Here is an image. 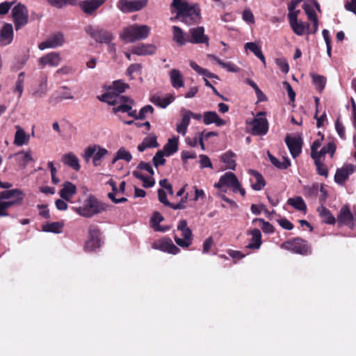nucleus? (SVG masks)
<instances>
[{
  "label": "nucleus",
  "instance_id": "f257e3e1",
  "mask_svg": "<svg viewBox=\"0 0 356 356\" xmlns=\"http://www.w3.org/2000/svg\"><path fill=\"white\" fill-rule=\"evenodd\" d=\"M172 12L176 15L171 20L178 19L188 26L198 24L200 22V9L195 4L186 0H172Z\"/></svg>",
  "mask_w": 356,
  "mask_h": 356
},
{
  "label": "nucleus",
  "instance_id": "f03ea898",
  "mask_svg": "<svg viewBox=\"0 0 356 356\" xmlns=\"http://www.w3.org/2000/svg\"><path fill=\"white\" fill-rule=\"evenodd\" d=\"M98 98L100 101L113 106V112L114 113H127L130 117L136 116V110L133 109L135 102L126 95H121L115 94L113 92L107 91Z\"/></svg>",
  "mask_w": 356,
  "mask_h": 356
},
{
  "label": "nucleus",
  "instance_id": "7ed1b4c3",
  "mask_svg": "<svg viewBox=\"0 0 356 356\" xmlns=\"http://www.w3.org/2000/svg\"><path fill=\"white\" fill-rule=\"evenodd\" d=\"M150 27L145 24H134L123 29L120 33V38L126 43H134L145 40L150 33Z\"/></svg>",
  "mask_w": 356,
  "mask_h": 356
},
{
  "label": "nucleus",
  "instance_id": "20e7f679",
  "mask_svg": "<svg viewBox=\"0 0 356 356\" xmlns=\"http://www.w3.org/2000/svg\"><path fill=\"white\" fill-rule=\"evenodd\" d=\"M72 209L83 217L91 218L96 214L106 211L107 205L99 201L95 196L89 195L84 200L82 206L72 207Z\"/></svg>",
  "mask_w": 356,
  "mask_h": 356
},
{
  "label": "nucleus",
  "instance_id": "39448f33",
  "mask_svg": "<svg viewBox=\"0 0 356 356\" xmlns=\"http://www.w3.org/2000/svg\"><path fill=\"white\" fill-rule=\"evenodd\" d=\"M214 187L225 193L227 192V190L223 188L228 187L235 193H239L243 197L245 195V189L241 186L235 174L232 172H225L222 175L218 181L214 184Z\"/></svg>",
  "mask_w": 356,
  "mask_h": 356
},
{
  "label": "nucleus",
  "instance_id": "423d86ee",
  "mask_svg": "<svg viewBox=\"0 0 356 356\" xmlns=\"http://www.w3.org/2000/svg\"><path fill=\"white\" fill-rule=\"evenodd\" d=\"M24 194L20 189H11L0 192V209L2 211L16 204H21L23 202Z\"/></svg>",
  "mask_w": 356,
  "mask_h": 356
},
{
  "label": "nucleus",
  "instance_id": "0eeeda50",
  "mask_svg": "<svg viewBox=\"0 0 356 356\" xmlns=\"http://www.w3.org/2000/svg\"><path fill=\"white\" fill-rule=\"evenodd\" d=\"M108 154V150L98 145H92L87 147L83 153V157L88 163L92 159V164L94 166H99L104 156Z\"/></svg>",
  "mask_w": 356,
  "mask_h": 356
},
{
  "label": "nucleus",
  "instance_id": "6e6552de",
  "mask_svg": "<svg viewBox=\"0 0 356 356\" xmlns=\"http://www.w3.org/2000/svg\"><path fill=\"white\" fill-rule=\"evenodd\" d=\"M280 247L282 249L299 254L308 255L312 254V249L307 241L301 238L287 241L282 243Z\"/></svg>",
  "mask_w": 356,
  "mask_h": 356
},
{
  "label": "nucleus",
  "instance_id": "1a4fd4ad",
  "mask_svg": "<svg viewBox=\"0 0 356 356\" xmlns=\"http://www.w3.org/2000/svg\"><path fill=\"white\" fill-rule=\"evenodd\" d=\"M149 0H118L116 6L124 13H134L146 7Z\"/></svg>",
  "mask_w": 356,
  "mask_h": 356
},
{
  "label": "nucleus",
  "instance_id": "9d476101",
  "mask_svg": "<svg viewBox=\"0 0 356 356\" xmlns=\"http://www.w3.org/2000/svg\"><path fill=\"white\" fill-rule=\"evenodd\" d=\"M85 30L91 38L99 43L109 44L114 38L111 33L98 26L88 25L85 28Z\"/></svg>",
  "mask_w": 356,
  "mask_h": 356
},
{
  "label": "nucleus",
  "instance_id": "9b49d317",
  "mask_svg": "<svg viewBox=\"0 0 356 356\" xmlns=\"http://www.w3.org/2000/svg\"><path fill=\"white\" fill-rule=\"evenodd\" d=\"M250 124L251 133L254 136H264L268 131V123L263 112L258 113Z\"/></svg>",
  "mask_w": 356,
  "mask_h": 356
},
{
  "label": "nucleus",
  "instance_id": "f8f14e48",
  "mask_svg": "<svg viewBox=\"0 0 356 356\" xmlns=\"http://www.w3.org/2000/svg\"><path fill=\"white\" fill-rule=\"evenodd\" d=\"M12 16L16 31L19 30L28 23V10L26 6L21 3H18L13 8Z\"/></svg>",
  "mask_w": 356,
  "mask_h": 356
},
{
  "label": "nucleus",
  "instance_id": "ddd939ff",
  "mask_svg": "<svg viewBox=\"0 0 356 356\" xmlns=\"http://www.w3.org/2000/svg\"><path fill=\"white\" fill-rule=\"evenodd\" d=\"M65 42L64 34L61 32L51 33L49 37L38 44L40 50L56 49L62 47Z\"/></svg>",
  "mask_w": 356,
  "mask_h": 356
},
{
  "label": "nucleus",
  "instance_id": "4468645a",
  "mask_svg": "<svg viewBox=\"0 0 356 356\" xmlns=\"http://www.w3.org/2000/svg\"><path fill=\"white\" fill-rule=\"evenodd\" d=\"M101 233L95 226H90L89 228V237L85 245V250L91 252L101 246Z\"/></svg>",
  "mask_w": 356,
  "mask_h": 356
},
{
  "label": "nucleus",
  "instance_id": "2eb2a0df",
  "mask_svg": "<svg viewBox=\"0 0 356 356\" xmlns=\"http://www.w3.org/2000/svg\"><path fill=\"white\" fill-rule=\"evenodd\" d=\"M189 43L192 44H205L209 46V38L204 34V28L203 26H197L191 28L188 31Z\"/></svg>",
  "mask_w": 356,
  "mask_h": 356
},
{
  "label": "nucleus",
  "instance_id": "dca6fc26",
  "mask_svg": "<svg viewBox=\"0 0 356 356\" xmlns=\"http://www.w3.org/2000/svg\"><path fill=\"white\" fill-rule=\"evenodd\" d=\"M153 248L172 254H177L179 252V249L169 238H163L156 241L153 244Z\"/></svg>",
  "mask_w": 356,
  "mask_h": 356
},
{
  "label": "nucleus",
  "instance_id": "f3484780",
  "mask_svg": "<svg viewBox=\"0 0 356 356\" xmlns=\"http://www.w3.org/2000/svg\"><path fill=\"white\" fill-rule=\"evenodd\" d=\"M355 170V166L353 164L344 165L337 170L334 175V181L339 185H343L348 177Z\"/></svg>",
  "mask_w": 356,
  "mask_h": 356
},
{
  "label": "nucleus",
  "instance_id": "a211bd4d",
  "mask_svg": "<svg viewBox=\"0 0 356 356\" xmlns=\"http://www.w3.org/2000/svg\"><path fill=\"white\" fill-rule=\"evenodd\" d=\"M285 143L293 158L297 157L302 152V140L298 137L287 136Z\"/></svg>",
  "mask_w": 356,
  "mask_h": 356
},
{
  "label": "nucleus",
  "instance_id": "6ab92c4d",
  "mask_svg": "<svg viewBox=\"0 0 356 356\" xmlns=\"http://www.w3.org/2000/svg\"><path fill=\"white\" fill-rule=\"evenodd\" d=\"M106 0H84L79 3L81 9L87 15H92Z\"/></svg>",
  "mask_w": 356,
  "mask_h": 356
},
{
  "label": "nucleus",
  "instance_id": "aec40b11",
  "mask_svg": "<svg viewBox=\"0 0 356 356\" xmlns=\"http://www.w3.org/2000/svg\"><path fill=\"white\" fill-rule=\"evenodd\" d=\"M61 60L60 54L53 51L41 57L39 59V63L43 66L56 67L60 63Z\"/></svg>",
  "mask_w": 356,
  "mask_h": 356
},
{
  "label": "nucleus",
  "instance_id": "412c9836",
  "mask_svg": "<svg viewBox=\"0 0 356 356\" xmlns=\"http://www.w3.org/2000/svg\"><path fill=\"white\" fill-rule=\"evenodd\" d=\"M156 46L152 44H139L131 49L132 54L137 56L152 55L156 51Z\"/></svg>",
  "mask_w": 356,
  "mask_h": 356
},
{
  "label": "nucleus",
  "instance_id": "4be33fe9",
  "mask_svg": "<svg viewBox=\"0 0 356 356\" xmlns=\"http://www.w3.org/2000/svg\"><path fill=\"white\" fill-rule=\"evenodd\" d=\"M172 40L179 46H184L189 42L188 33H185L180 27L173 26L172 28Z\"/></svg>",
  "mask_w": 356,
  "mask_h": 356
},
{
  "label": "nucleus",
  "instance_id": "5701e85b",
  "mask_svg": "<svg viewBox=\"0 0 356 356\" xmlns=\"http://www.w3.org/2000/svg\"><path fill=\"white\" fill-rule=\"evenodd\" d=\"M13 39V27L11 24H6L1 29L0 44L8 45Z\"/></svg>",
  "mask_w": 356,
  "mask_h": 356
},
{
  "label": "nucleus",
  "instance_id": "b1692460",
  "mask_svg": "<svg viewBox=\"0 0 356 356\" xmlns=\"http://www.w3.org/2000/svg\"><path fill=\"white\" fill-rule=\"evenodd\" d=\"M203 122L207 124L214 123L218 127H221L225 124V120L220 118L215 111H207L203 115Z\"/></svg>",
  "mask_w": 356,
  "mask_h": 356
},
{
  "label": "nucleus",
  "instance_id": "393cba45",
  "mask_svg": "<svg viewBox=\"0 0 356 356\" xmlns=\"http://www.w3.org/2000/svg\"><path fill=\"white\" fill-rule=\"evenodd\" d=\"M169 76L172 86L178 89L184 86V76L177 69H172L169 72Z\"/></svg>",
  "mask_w": 356,
  "mask_h": 356
},
{
  "label": "nucleus",
  "instance_id": "a878e982",
  "mask_svg": "<svg viewBox=\"0 0 356 356\" xmlns=\"http://www.w3.org/2000/svg\"><path fill=\"white\" fill-rule=\"evenodd\" d=\"M181 120L177 124L176 131L179 134L185 136L187 133L188 127L191 122L188 117L190 113H188L186 109L181 108Z\"/></svg>",
  "mask_w": 356,
  "mask_h": 356
},
{
  "label": "nucleus",
  "instance_id": "bb28decb",
  "mask_svg": "<svg viewBox=\"0 0 356 356\" xmlns=\"http://www.w3.org/2000/svg\"><path fill=\"white\" fill-rule=\"evenodd\" d=\"M76 193V186L70 181H66L63 184V188L60 191L59 194L62 199L66 201H70L71 198Z\"/></svg>",
  "mask_w": 356,
  "mask_h": 356
},
{
  "label": "nucleus",
  "instance_id": "cd10ccee",
  "mask_svg": "<svg viewBox=\"0 0 356 356\" xmlns=\"http://www.w3.org/2000/svg\"><path fill=\"white\" fill-rule=\"evenodd\" d=\"M289 24L293 33L297 35L301 36L305 34H309L310 26L308 23L303 22L301 20H297L289 22Z\"/></svg>",
  "mask_w": 356,
  "mask_h": 356
},
{
  "label": "nucleus",
  "instance_id": "c85d7f7f",
  "mask_svg": "<svg viewBox=\"0 0 356 356\" xmlns=\"http://www.w3.org/2000/svg\"><path fill=\"white\" fill-rule=\"evenodd\" d=\"M48 91L47 76L44 75L41 76L40 83L34 88L32 96L35 98H42L46 95Z\"/></svg>",
  "mask_w": 356,
  "mask_h": 356
},
{
  "label": "nucleus",
  "instance_id": "c756f323",
  "mask_svg": "<svg viewBox=\"0 0 356 356\" xmlns=\"http://www.w3.org/2000/svg\"><path fill=\"white\" fill-rule=\"evenodd\" d=\"M180 232L182 238L175 236V241L179 246L181 248H188L192 243V232L190 229L181 230Z\"/></svg>",
  "mask_w": 356,
  "mask_h": 356
},
{
  "label": "nucleus",
  "instance_id": "7c9ffc66",
  "mask_svg": "<svg viewBox=\"0 0 356 356\" xmlns=\"http://www.w3.org/2000/svg\"><path fill=\"white\" fill-rule=\"evenodd\" d=\"M175 100V97L172 94H168L165 97H161L158 95H154L151 97L150 101L157 106L165 108Z\"/></svg>",
  "mask_w": 356,
  "mask_h": 356
},
{
  "label": "nucleus",
  "instance_id": "2f4dec72",
  "mask_svg": "<svg viewBox=\"0 0 356 356\" xmlns=\"http://www.w3.org/2000/svg\"><path fill=\"white\" fill-rule=\"evenodd\" d=\"M179 138L172 136L168 140L167 143L163 148V152L165 156H170L176 153L178 150Z\"/></svg>",
  "mask_w": 356,
  "mask_h": 356
},
{
  "label": "nucleus",
  "instance_id": "473e14b6",
  "mask_svg": "<svg viewBox=\"0 0 356 356\" xmlns=\"http://www.w3.org/2000/svg\"><path fill=\"white\" fill-rule=\"evenodd\" d=\"M157 147H159V143L156 136L154 134H150L145 137L143 142L138 145V150L143 152L147 148H154Z\"/></svg>",
  "mask_w": 356,
  "mask_h": 356
},
{
  "label": "nucleus",
  "instance_id": "72a5a7b5",
  "mask_svg": "<svg viewBox=\"0 0 356 356\" xmlns=\"http://www.w3.org/2000/svg\"><path fill=\"white\" fill-rule=\"evenodd\" d=\"M62 162L76 171H79L81 168L79 159L72 152L64 154L62 156Z\"/></svg>",
  "mask_w": 356,
  "mask_h": 356
},
{
  "label": "nucleus",
  "instance_id": "f704fd0d",
  "mask_svg": "<svg viewBox=\"0 0 356 356\" xmlns=\"http://www.w3.org/2000/svg\"><path fill=\"white\" fill-rule=\"evenodd\" d=\"M302 8L309 19L316 16L315 8L320 10V6L314 0H304Z\"/></svg>",
  "mask_w": 356,
  "mask_h": 356
},
{
  "label": "nucleus",
  "instance_id": "c9c22d12",
  "mask_svg": "<svg viewBox=\"0 0 356 356\" xmlns=\"http://www.w3.org/2000/svg\"><path fill=\"white\" fill-rule=\"evenodd\" d=\"M249 234L251 235L252 238L246 248L256 250L259 249L261 245V232L258 229H254L251 230Z\"/></svg>",
  "mask_w": 356,
  "mask_h": 356
},
{
  "label": "nucleus",
  "instance_id": "e433bc0d",
  "mask_svg": "<svg viewBox=\"0 0 356 356\" xmlns=\"http://www.w3.org/2000/svg\"><path fill=\"white\" fill-rule=\"evenodd\" d=\"M14 156L16 157V161L22 168H25L29 162L33 161L31 151H22L16 153Z\"/></svg>",
  "mask_w": 356,
  "mask_h": 356
},
{
  "label": "nucleus",
  "instance_id": "4c0bfd02",
  "mask_svg": "<svg viewBox=\"0 0 356 356\" xmlns=\"http://www.w3.org/2000/svg\"><path fill=\"white\" fill-rule=\"evenodd\" d=\"M221 161L225 164V168L234 170L236 166V154L228 151L221 155Z\"/></svg>",
  "mask_w": 356,
  "mask_h": 356
},
{
  "label": "nucleus",
  "instance_id": "58836bf2",
  "mask_svg": "<svg viewBox=\"0 0 356 356\" xmlns=\"http://www.w3.org/2000/svg\"><path fill=\"white\" fill-rule=\"evenodd\" d=\"M353 219V214L348 206L343 207L338 216L337 220L339 223L341 224H349Z\"/></svg>",
  "mask_w": 356,
  "mask_h": 356
},
{
  "label": "nucleus",
  "instance_id": "ea45409f",
  "mask_svg": "<svg viewBox=\"0 0 356 356\" xmlns=\"http://www.w3.org/2000/svg\"><path fill=\"white\" fill-rule=\"evenodd\" d=\"M29 139L30 136L27 135L24 129L17 126L15 135L14 144L17 146H22L28 143Z\"/></svg>",
  "mask_w": 356,
  "mask_h": 356
},
{
  "label": "nucleus",
  "instance_id": "a19ab883",
  "mask_svg": "<svg viewBox=\"0 0 356 356\" xmlns=\"http://www.w3.org/2000/svg\"><path fill=\"white\" fill-rule=\"evenodd\" d=\"M163 220V217L159 212L154 213L151 218L152 227L156 232H165L169 229L168 227H162L159 225Z\"/></svg>",
  "mask_w": 356,
  "mask_h": 356
},
{
  "label": "nucleus",
  "instance_id": "79ce46f5",
  "mask_svg": "<svg viewBox=\"0 0 356 356\" xmlns=\"http://www.w3.org/2000/svg\"><path fill=\"white\" fill-rule=\"evenodd\" d=\"M107 184H108L112 188V192L109 193L108 196L112 200L113 202L115 204L122 203L127 201L126 197L116 198L115 196L119 194V191L117 187L115 182L113 179H110L107 181Z\"/></svg>",
  "mask_w": 356,
  "mask_h": 356
},
{
  "label": "nucleus",
  "instance_id": "37998d69",
  "mask_svg": "<svg viewBox=\"0 0 356 356\" xmlns=\"http://www.w3.org/2000/svg\"><path fill=\"white\" fill-rule=\"evenodd\" d=\"M317 211L318 212L320 217L321 218L322 220L324 222L330 225H332L335 222V218L332 215L330 211L324 206L321 205L318 207L317 209Z\"/></svg>",
  "mask_w": 356,
  "mask_h": 356
},
{
  "label": "nucleus",
  "instance_id": "c03bdc74",
  "mask_svg": "<svg viewBox=\"0 0 356 356\" xmlns=\"http://www.w3.org/2000/svg\"><path fill=\"white\" fill-rule=\"evenodd\" d=\"M287 202L296 210L306 212L307 205L302 197L297 196L295 197L289 198Z\"/></svg>",
  "mask_w": 356,
  "mask_h": 356
},
{
  "label": "nucleus",
  "instance_id": "a18cd8bd",
  "mask_svg": "<svg viewBox=\"0 0 356 356\" xmlns=\"http://www.w3.org/2000/svg\"><path fill=\"white\" fill-rule=\"evenodd\" d=\"M268 156L271 163L279 169H286L291 165L290 160L286 157H283V161H280L277 158L268 152Z\"/></svg>",
  "mask_w": 356,
  "mask_h": 356
},
{
  "label": "nucleus",
  "instance_id": "49530a36",
  "mask_svg": "<svg viewBox=\"0 0 356 356\" xmlns=\"http://www.w3.org/2000/svg\"><path fill=\"white\" fill-rule=\"evenodd\" d=\"M209 57L216 61L218 65H220L222 68L226 69L228 72H237L239 70V68L232 62H223L214 55H209Z\"/></svg>",
  "mask_w": 356,
  "mask_h": 356
},
{
  "label": "nucleus",
  "instance_id": "de8ad7c7",
  "mask_svg": "<svg viewBox=\"0 0 356 356\" xmlns=\"http://www.w3.org/2000/svg\"><path fill=\"white\" fill-rule=\"evenodd\" d=\"M336 151V145L334 142H329L327 145L323 147L321 150L317 152V158L313 159H321V158L325 156L326 154H330V156L332 157Z\"/></svg>",
  "mask_w": 356,
  "mask_h": 356
},
{
  "label": "nucleus",
  "instance_id": "09e8293b",
  "mask_svg": "<svg viewBox=\"0 0 356 356\" xmlns=\"http://www.w3.org/2000/svg\"><path fill=\"white\" fill-rule=\"evenodd\" d=\"M250 172L253 175L254 178L255 179V182H252L251 184L252 189L254 191L261 190L266 185V182L263 177L257 171L250 170Z\"/></svg>",
  "mask_w": 356,
  "mask_h": 356
},
{
  "label": "nucleus",
  "instance_id": "8fccbe9b",
  "mask_svg": "<svg viewBox=\"0 0 356 356\" xmlns=\"http://www.w3.org/2000/svg\"><path fill=\"white\" fill-rule=\"evenodd\" d=\"M128 88V85L121 81H115L108 91L113 92L115 94L120 95Z\"/></svg>",
  "mask_w": 356,
  "mask_h": 356
},
{
  "label": "nucleus",
  "instance_id": "3c124183",
  "mask_svg": "<svg viewBox=\"0 0 356 356\" xmlns=\"http://www.w3.org/2000/svg\"><path fill=\"white\" fill-rule=\"evenodd\" d=\"M52 6L62 8L67 5H75L78 0H47Z\"/></svg>",
  "mask_w": 356,
  "mask_h": 356
},
{
  "label": "nucleus",
  "instance_id": "603ef678",
  "mask_svg": "<svg viewBox=\"0 0 356 356\" xmlns=\"http://www.w3.org/2000/svg\"><path fill=\"white\" fill-rule=\"evenodd\" d=\"M62 227L63 225L60 222H54L44 225L42 229L47 232L60 233Z\"/></svg>",
  "mask_w": 356,
  "mask_h": 356
},
{
  "label": "nucleus",
  "instance_id": "864d4df0",
  "mask_svg": "<svg viewBox=\"0 0 356 356\" xmlns=\"http://www.w3.org/2000/svg\"><path fill=\"white\" fill-rule=\"evenodd\" d=\"M24 72H20L18 75L17 79L15 83V87L14 92L18 94V97H20L24 90Z\"/></svg>",
  "mask_w": 356,
  "mask_h": 356
},
{
  "label": "nucleus",
  "instance_id": "5fc2aeb1",
  "mask_svg": "<svg viewBox=\"0 0 356 356\" xmlns=\"http://www.w3.org/2000/svg\"><path fill=\"white\" fill-rule=\"evenodd\" d=\"M312 79L316 90L320 92H322L326 83L325 78L321 75H313Z\"/></svg>",
  "mask_w": 356,
  "mask_h": 356
},
{
  "label": "nucleus",
  "instance_id": "6e6d98bb",
  "mask_svg": "<svg viewBox=\"0 0 356 356\" xmlns=\"http://www.w3.org/2000/svg\"><path fill=\"white\" fill-rule=\"evenodd\" d=\"M259 222L260 223L261 228L264 233L271 234L274 232L273 226L270 223L266 222L261 218L254 219L253 222Z\"/></svg>",
  "mask_w": 356,
  "mask_h": 356
},
{
  "label": "nucleus",
  "instance_id": "4d7b16f0",
  "mask_svg": "<svg viewBox=\"0 0 356 356\" xmlns=\"http://www.w3.org/2000/svg\"><path fill=\"white\" fill-rule=\"evenodd\" d=\"M165 154L163 151L159 150L156 152L154 156L152 159L153 164L156 168H158L159 165H164L165 163V159H164Z\"/></svg>",
  "mask_w": 356,
  "mask_h": 356
},
{
  "label": "nucleus",
  "instance_id": "13d9d810",
  "mask_svg": "<svg viewBox=\"0 0 356 356\" xmlns=\"http://www.w3.org/2000/svg\"><path fill=\"white\" fill-rule=\"evenodd\" d=\"M154 111V108L151 105H147L144 107H143L139 113H138L136 112V116H131L132 118H134L136 119H144L146 117V114L147 113H152Z\"/></svg>",
  "mask_w": 356,
  "mask_h": 356
},
{
  "label": "nucleus",
  "instance_id": "bf43d9fd",
  "mask_svg": "<svg viewBox=\"0 0 356 356\" xmlns=\"http://www.w3.org/2000/svg\"><path fill=\"white\" fill-rule=\"evenodd\" d=\"M118 159L129 162L132 159V155L124 147H120L118 152Z\"/></svg>",
  "mask_w": 356,
  "mask_h": 356
},
{
  "label": "nucleus",
  "instance_id": "052dcab7",
  "mask_svg": "<svg viewBox=\"0 0 356 356\" xmlns=\"http://www.w3.org/2000/svg\"><path fill=\"white\" fill-rule=\"evenodd\" d=\"M245 50H250L252 51L255 56L260 54L262 51L261 47L255 42H247L245 44Z\"/></svg>",
  "mask_w": 356,
  "mask_h": 356
},
{
  "label": "nucleus",
  "instance_id": "680f3d73",
  "mask_svg": "<svg viewBox=\"0 0 356 356\" xmlns=\"http://www.w3.org/2000/svg\"><path fill=\"white\" fill-rule=\"evenodd\" d=\"M199 158L201 168H209L213 169V164L208 156L205 154H200Z\"/></svg>",
  "mask_w": 356,
  "mask_h": 356
},
{
  "label": "nucleus",
  "instance_id": "e2e57ef3",
  "mask_svg": "<svg viewBox=\"0 0 356 356\" xmlns=\"http://www.w3.org/2000/svg\"><path fill=\"white\" fill-rule=\"evenodd\" d=\"M314 163L316 166V168H317L318 174L321 176H324V177H327L328 175V171H327V168L323 163H321L319 159H314Z\"/></svg>",
  "mask_w": 356,
  "mask_h": 356
},
{
  "label": "nucleus",
  "instance_id": "0e129e2a",
  "mask_svg": "<svg viewBox=\"0 0 356 356\" xmlns=\"http://www.w3.org/2000/svg\"><path fill=\"white\" fill-rule=\"evenodd\" d=\"M275 63L278 65L280 69L282 70V72L286 74L289 72V66L287 61L284 58H277Z\"/></svg>",
  "mask_w": 356,
  "mask_h": 356
},
{
  "label": "nucleus",
  "instance_id": "69168bd1",
  "mask_svg": "<svg viewBox=\"0 0 356 356\" xmlns=\"http://www.w3.org/2000/svg\"><path fill=\"white\" fill-rule=\"evenodd\" d=\"M243 19L248 24L254 23V15L250 9H245L242 14Z\"/></svg>",
  "mask_w": 356,
  "mask_h": 356
},
{
  "label": "nucleus",
  "instance_id": "338daca9",
  "mask_svg": "<svg viewBox=\"0 0 356 356\" xmlns=\"http://www.w3.org/2000/svg\"><path fill=\"white\" fill-rule=\"evenodd\" d=\"M142 69V65L139 63L131 64L127 70V76L132 78L134 73L140 72Z\"/></svg>",
  "mask_w": 356,
  "mask_h": 356
},
{
  "label": "nucleus",
  "instance_id": "774afa93",
  "mask_svg": "<svg viewBox=\"0 0 356 356\" xmlns=\"http://www.w3.org/2000/svg\"><path fill=\"white\" fill-rule=\"evenodd\" d=\"M75 70L72 66L65 65L58 69L56 73L62 75H71L73 74Z\"/></svg>",
  "mask_w": 356,
  "mask_h": 356
}]
</instances>
